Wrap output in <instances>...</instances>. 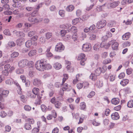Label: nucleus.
<instances>
[{
	"label": "nucleus",
	"instance_id": "51",
	"mask_svg": "<svg viewBox=\"0 0 133 133\" xmlns=\"http://www.w3.org/2000/svg\"><path fill=\"white\" fill-rule=\"evenodd\" d=\"M39 129L37 128H34L32 131V133H38L39 131Z\"/></svg>",
	"mask_w": 133,
	"mask_h": 133
},
{
	"label": "nucleus",
	"instance_id": "2",
	"mask_svg": "<svg viewBox=\"0 0 133 133\" xmlns=\"http://www.w3.org/2000/svg\"><path fill=\"white\" fill-rule=\"evenodd\" d=\"M64 77L63 78L61 85H63L62 89L63 91H68L71 88L70 86H69L68 84L66 83L64 84L68 78V76L67 74H65L63 75Z\"/></svg>",
	"mask_w": 133,
	"mask_h": 133
},
{
	"label": "nucleus",
	"instance_id": "43",
	"mask_svg": "<svg viewBox=\"0 0 133 133\" xmlns=\"http://www.w3.org/2000/svg\"><path fill=\"white\" fill-rule=\"evenodd\" d=\"M90 78L92 80H95L96 78V76L93 73H91L90 76Z\"/></svg>",
	"mask_w": 133,
	"mask_h": 133
},
{
	"label": "nucleus",
	"instance_id": "46",
	"mask_svg": "<svg viewBox=\"0 0 133 133\" xmlns=\"http://www.w3.org/2000/svg\"><path fill=\"white\" fill-rule=\"evenodd\" d=\"M96 38V36L94 34H91L90 35L89 39L91 40H95Z\"/></svg>",
	"mask_w": 133,
	"mask_h": 133
},
{
	"label": "nucleus",
	"instance_id": "5",
	"mask_svg": "<svg viewBox=\"0 0 133 133\" xmlns=\"http://www.w3.org/2000/svg\"><path fill=\"white\" fill-rule=\"evenodd\" d=\"M64 46L61 42L57 43L55 47V50L57 52H61L64 50Z\"/></svg>",
	"mask_w": 133,
	"mask_h": 133
},
{
	"label": "nucleus",
	"instance_id": "64",
	"mask_svg": "<svg viewBox=\"0 0 133 133\" xmlns=\"http://www.w3.org/2000/svg\"><path fill=\"white\" fill-rule=\"evenodd\" d=\"M59 131V129L57 127L54 128L52 131V133H57Z\"/></svg>",
	"mask_w": 133,
	"mask_h": 133
},
{
	"label": "nucleus",
	"instance_id": "20",
	"mask_svg": "<svg viewBox=\"0 0 133 133\" xmlns=\"http://www.w3.org/2000/svg\"><path fill=\"white\" fill-rule=\"evenodd\" d=\"M111 103L114 105L117 104L119 102V100L117 98L112 99L111 100Z\"/></svg>",
	"mask_w": 133,
	"mask_h": 133
},
{
	"label": "nucleus",
	"instance_id": "47",
	"mask_svg": "<svg viewBox=\"0 0 133 133\" xmlns=\"http://www.w3.org/2000/svg\"><path fill=\"white\" fill-rule=\"evenodd\" d=\"M105 4H104L102 5L99 6L98 5L96 9L97 10V11L98 12L100 11H101L102 10V7H103L105 6Z\"/></svg>",
	"mask_w": 133,
	"mask_h": 133
},
{
	"label": "nucleus",
	"instance_id": "33",
	"mask_svg": "<svg viewBox=\"0 0 133 133\" xmlns=\"http://www.w3.org/2000/svg\"><path fill=\"white\" fill-rule=\"evenodd\" d=\"M35 31H32L29 32L28 33V36L31 37L34 35L36 33Z\"/></svg>",
	"mask_w": 133,
	"mask_h": 133
},
{
	"label": "nucleus",
	"instance_id": "36",
	"mask_svg": "<svg viewBox=\"0 0 133 133\" xmlns=\"http://www.w3.org/2000/svg\"><path fill=\"white\" fill-rule=\"evenodd\" d=\"M7 115V113L4 111H2L0 113V116L2 118L5 117Z\"/></svg>",
	"mask_w": 133,
	"mask_h": 133
},
{
	"label": "nucleus",
	"instance_id": "13",
	"mask_svg": "<svg viewBox=\"0 0 133 133\" xmlns=\"http://www.w3.org/2000/svg\"><path fill=\"white\" fill-rule=\"evenodd\" d=\"M102 44H104L103 43H101L100 45L98 43L96 44L93 47L94 50L95 51H97L98 50L100 47L102 48L104 47V44L102 45Z\"/></svg>",
	"mask_w": 133,
	"mask_h": 133
},
{
	"label": "nucleus",
	"instance_id": "21",
	"mask_svg": "<svg viewBox=\"0 0 133 133\" xmlns=\"http://www.w3.org/2000/svg\"><path fill=\"white\" fill-rule=\"evenodd\" d=\"M24 128L26 130H30L31 129V125L26 122L24 125Z\"/></svg>",
	"mask_w": 133,
	"mask_h": 133
},
{
	"label": "nucleus",
	"instance_id": "54",
	"mask_svg": "<svg viewBox=\"0 0 133 133\" xmlns=\"http://www.w3.org/2000/svg\"><path fill=\"white\" fill-rule=\"evenodd\" d=\"M8 45L11 47L14 46L16 45L15 43L13 42H9L8 43Z\"/></svg>",
	"mask_w": 133,
	"mask_h": 133
},
{
	"label": "nucleus",
	"instance_id": "63",
	"mask_svg": "<svg viewBox=\"0 0 133 133\" xmlns=\"http://www.w3.org/2000/svg\"><path fill=\"white\" fill-rule=\"evenodd\" d=\"M5 131L6 132H9L11 129V128L10 126L7 125L5 127Z\"/></svg>",
	"mask_w": 133,
	"mask_h": 133
},
{
	"label": "nucleus",
	"instance_id": "19",
	"mask_svg": "<svg viewBox=\"0 0 133 133\" xmlns=\"http://www.w3.org/2000/svg\"><path fill=\"white\" fill-rule=\"evenodd\" d=\"M74 9V7L72 5H71L68 6L66 8V11L68 12H71Z\"/></svg>",
	"mask_w": 133,
	"mask_h": 133
},
{
	"label": "nucleus",
	"instance_id": "25",
	"mask_svg": "<svg viewBox=\"0 0 133 133\" xmlns=\"http://www.w3.org/2000/svg\"><path fill=\"white\" fill-rule=\"evenodd\" d=\"M85 55L84 54H79L78 56V59L79 60H83L84 59H86L85 58Z\"/></svg>",
	"mask_w": 133,
	"mask_h": 133
},
{
	"label": "nucleus",
	"instance_id": "61",
	"mask_svg": "<svg viewBox=\"0 0 133 133\" xmlns=\"http://www.w3.org/2000/svg\"><path fill=\"white\" fill-rule=\"evenodd\" d=\"M3 8V9L5 10H8L9 8V5L6 4H5L2 7Z\"/></svg>",
	"mask_w": 133,
	"mask_h": 133
},
{
	"label": "nucleus",
	"instance_id": "52",
	"mask_svg": "<svg viewBox=\"0 0 133 133\" xmlns=\"http://www.w3.org/2000/svg\"><path fill=\"white\" fill-rule=\"evenodd\" d=\"M79 76V74H78L76 75V79H74L73 81V83L74 84H75L77 82H78V79Z\"/></svg>",
	"mask_w": 133,
	"mask_h": 133
},
{
	"label": "nucleus",
	"instance_id": "44",
	"mask_svg": "<svg viewBox=\"0 0 133 133\" xmlns=\"http://www.w3.org/2000/svg\"><path fill=\"white\" fill-rule=\"evenodd\" d=\"M79 21V18H76L72 21V24L74 25H75L78 23Z\"/></svg>",
	"mask_w": 133,
	"mask_h": 133
},
{
	"label": "nucleus",
	"instance_id": "7",
	"mask_svg": "<svg viewBox=\"0 0 133 133\" xmlns=\"http://www.w3.org/2000/svg\"><path fill=\"white\" fill-rule=\"evenodd\" d=\"M107 22L105 20L102 19L98 22L96 27L98 29H101L104 27L106 24Z\"/></svg>",
	"mask_w": 133,
	"mask_h": 133
},
{
	"label": "nucleus",
	"instance_id": "34",
	"mask_svg": "<svg viewBox=\"0 0 133 133\" xmlns=\"http://www.w3.org/2000/svg\"><path fill=\"white\" fill-rule=\"evenodd\" d=\"M130 43L128 41H126L123 44V45L124 47L129 46L130 45Z\"/></svg>",
	"mask_w": 133,
	"mask_h": 133
},
{
	"label": "nucleus",
	"instance_id": "45",
	"mask_svg": "<svg viewBox=\"0 0 133 133\" xmlns=\"http://www.w3.org/2000/svg\"><path fill=\"white\" fill-rule=\"evenodd\" d=\"M40 42L41 44H44L45 42V40L44 37L42 36L40 37L39 39Z\"/></svg>",
	"mask_w": 133,
	"mask_h": 133
},
{
	"label": "nucleus",
	"instance_id": "53",
	"mask_svg": "<svg viewBox=\"0 0 133 133\" xmlns=\"http://www.w3.org/2000/svg\"><path fill=\"white\" fill-rule=\"evenodd\" d=\"M124 91L127 93H129L131 92L130 89L129 87H126L124 89Z\"/></svg>",
	"mask_w": 133,
	"mask_h": 133
},
{
	"label": "nucleus",
	"instance_id": "38",
	"mask_svg": "<svg viewBox=\"0 0 133 133\" xmlns=\"http://www.w3.org/2000/svg\"><path fill=\"white\" fill-rule=\"evenodd\" d=\"M26 122L31 125L34 123V120L33 119L28 118Z\"/></svg>",
	"mask_w": 133,
	"mask_h": 133
},
{
	"label": "nucleus",
	"instance_id": "18",
	"mask_svg": "<svg viewBox=\"0 0 133 133\" xmlns=\"http://www.w3.org/2000/svg\"><path fill=\"white\" fill-rule=\"evenodd\" d=\"M71 26V24L69 23H66L65 24L61 25L60 27L63 29H67L69 28Z\"/></svg>",
	"mask_w": 133,
	"mask_h": 133
},
{
	"label": "nucleus",
	"instance_id": "28",
	"mask_svg": "<svg viewBox=\"0 0 133 133\" xmlns=\"http://www.w3.org/2000/svg\"><path fill=\"white\" fill-rule=\"evenodd\" d=\"M23 40V39L21 38L17 39L16 41L17 45L18 46L21 45L22 44Z\"/></svg>",
	"mask_w": 133,
	"mask_h": 133
},
{
	"label": "nucleus",
	"instance_id": "48",
	"mask_svg": "<svg viewBox=\"0 0 133 133\" xmlns=\"http://www.w3.org/2000/svg\"><path fill=\"white\" fill-rule=\"evenodd\" d=\"M24 109L27 111H30L31 109V107L28 105H25L24 106Z\"/></svg>",
	"mask_w": 133,
	"mask_h": 133
},
{
	"label": "nucleus",
	"instance_id": "55",
	"mask_svg": "<svg viewBox=\"0 0 133 133\" xmlns=\"http://www.w3.org/2000/svg\"><path fill=\"white\" fill-rule=\"evenodd\" d=\"M35 72L33 71H30L29 73V75L30 77H32L34 76Z\"/></svg>",
	"mask_w": 133,
	"mask_h": 133
},
{
	"label": "nucleus",
	"instance_id": "40",
	"mask_svg": "<svg viewBox=\"0 0 133 133\" xmlns=\"http://www.w3.org/2000/svg\"><path fill=\"white\" fill-rule=\"evenodd\" d=\"M65 12L63 10H60L59 11V15L62 17H64L65 16Z\"/></svg>",
	"mask_w": 133,
	"mask_h": 133
},
{
	"label": "nucleus",
	"instance_id": "12",
	"mask_svg": "<svg viewBox=\"0 0 133 133\" xmlns=\"http://www.w3.org/2000/svg\"><path fill=\"white\" fill-rule=\"evenodd\" d=\"M33 83L34 85L36 86H38L41 85V81L37 78H35L33 80Z\"/></svg>",
	"mask_w": 133,
	"mask_h": 133
},
{
	"label": "nucleus",
	"instance_id": "11",
	"mask_svg": "<svg viewBox=\"0 0 133 133\" xmlns=\"http://www.w3.org/2000/svg\"><path fill=\"white\" fill-rule=\"evenodd\" d=\"M111 118L114 120H117L119 118V116L118 113L115 112L112 114L111 115Z\"/></svg>",
	"mask_w": 133,
	"mask_h": 133
},
{
	"label": "nucleus",
	"instance_id": "30",
	"mask_svg": "<svg viewBox=\"0 0 133 133\" xmlns=\"http://www.w3.org/2000/svg\"><path fill=\"white\" fill-rule=\"evenodd\" d=\"M13 83V80L11 79H8L5 81V83L6 84L11 85Z\"/></svg>",
	"mask_w": 133,
	"mask_h": 133
},
{
	"label": "nucleus",
	"instance_id": "8",
	"mask_svg": "<svg viewBox=\"0 0 133 133\" xmlns=\"http://www.w3.org/2000/svg\"><path fill=\"white\" fill-rule=\"evenodd\" d=\"M91 49V45L89 43H86L83 44L82 46V49L84 51H90Z\"/></svg>",
	"mask_w": 133,
	"mask_h": 133
},
{
	"label": "nucleus",
	"instance_id": "10",
	"mask_svg": "<svg viewBox=\"0 0 133 133\" xmlns=\"http://www.w3.org/2000/svg\"><path fill=\"white\" fill-rule=\"evenodd\" d=\"M32 92L33 94L35 95L36 96L37 95V97L39 99H41V97H40L39 95H38L39 90L38 88H34L32 89Z\"/></svg>",
	"mask_w": 133,
	"mask_h": 133
},
{
	"label": "nucleus",
	"instance_id": "37",
	"mask_svg": "<svg viewBox=\"0 0 133 133\" xmlns=\"http://www.w3.org/2000/svg\"><path fill=\"white\" fill-rule=\"evenodd\" d=\"M41 109L42 111L45 112L47 110V107L46 106L42 104L41 105Z\"/></svg>",
	"mask_w": 133,
	"mask_h": 133
},
{
	"label": "nucleus",
	"instance_id": "42",
	"mask_svg": "<svg viewBox=\"0 0 133 133\" xmlns=\"http://www.w3.org/2000/svg\"><path fill=\"white\" fill-rule=\"evenodd\" d=\"M70 30L74 33H76L77 31V28L74 26H72L71 27Z\"/></svg>",
	"mask_w": 133,
	"mask_h": 133
},
{
	"label": "nucleus",
	"instance_id": "39",
	"mask_svg": "<svg viewBox=\"0 0 133 133\" xmlns=\"http://www.w3.org/2000/svg\"><path fill=\"white\" fill-rule=\"evenodd\" d=\"M52 36V34L50 32H48L45 34V37L47 39H50Z\"/></svg>",
	"mask_w": 133,
	"mask_h": 133
},
{
	"label": "nucleus",
	"instance_id": "1",
	"mask_svg": "<svg viewBox=\"0 0 133 133\" xmlns=\"http://www.w3.org/2000/svg\"><path fill=\"white\" fill-rule=\"evenodd\" d=\"M46 62L44 59H41L37 61L35 64V66L37 70L41 71L45 69V64Z\"/></svg>",
	"mask_w": 133,
	"mask_h": 133
},
{
	"label": "nucleus",
	"instance_id": "31",
	"mask_svg": "<svg viewBox=\"0 0 133 133\" xmlns=\"http://www.w3.org/2000/svg\"><path fill=\"white\" fill-rule=\"evenodd\" d=\"M95 92L94 91L90 92L88 95L87 97L88 98H91L93 97L95 95Z\"/></svg>",
	"mask_w": 133,
	"mask_h": 133
},
{
	"label": "nucleus",
	"instance_id": "26",
	"mask_svg": "<svg viewBox=\"0 0 133 133\" xmlns=\"http://www.w3.org/2000/svg\"><path fill=\"white\" fill-rule=\"evenodd\" d=\"M118 2H114L110 4V6L112 8H114L117 6L118 5Z\"/></svg>",
	"mask_w": 133,
	"mask_h": 133
},
{
	"label": "nucleus",
	"instance_id": "4",
	"mask_svg": "<svg viewBox=\"0 0 133 133\" xmlns=\"http://www.w3.org/2000/svg\"><path fill=\"white\" fill-rule=\"evenodd\" d=\"M108 45L109 46L111 45L112 49L114 50H116L118 49L119 44L115 40H114L109 42Z\"/></svg>",
	"mask_w": 133,
	"mask_h": 133
},
{
	"label": "nucleus",
	"instance_id": "17",
	"mask_svg": "<svg viewBox=\"0 0 133 133\" xmlns=\"http://www.w3.org/2000/svg\"><path fill=\"white\" fill-rule=\"evenodd\" d=\"M129 82V81L127 79H123L120 82V84L123 87L125 86Z\"/></svg>",
	"mask_w": 133,
	"mask_h": 133
},
{
	"label": "nucleus",
	"instance_id": "57",
	"mask_svg": "<svg viewBox=\"0 0 133 133\" xmlns=\"http://www.w3.org/2000/svg\"><path fill=\"white\" fill-rule=\"evenodd\" d=\"M24 72L23 70L22 69H18L16 70V73L18 74H22Z\"/></svg>",
	"mask_w": 133,
	"mask_h": 133
},
{
	"label": "nucleus",
	"instance_id": "23",
	"mask_svg": "<svg viewBox=\"0 0 133 133\" xmlns=\"http://www.w3.org/2000/svg\"><path fill=\"white\" fill-rule=\"evenodd\" d=\"M36 51L35 50H32L30 51L28 53L30 57H32L35 55L36 54Z\"/></svg>",
	"mask_w": 133,
	"mask_h": 133
},
{
	"label": "nucleus",
	"instance_id": "3",
	"mask_svg": "<svg viewBox=\"0 0 133 133\" xmlns=\"http://www.w3.org/2000/svg\"><path fill=\"white\" fill-rule=\"evenodd\" d=\"M9 93L8 90H5L2 88H0V101L3 100V97H7Z\"/></svg>",
	"mask_w": 133,
	"mask_h": 133
},
{
	"label": "nucleus",
	"instance_id": "41",
	"mask_svg": "<svg viewBox=\"0 0 133 133\" xmlns=\"http://www.w3.org/2000/svg\"><path fill=\"white\" fill-rule=\"evenodd\" d=\"M4 34L7 35H11L10 32L8 29H5L3 31Z\"/></svg>",
	"mask_w": 133,
	"mask_h": 133
},
{
	"label": "nucleus",
	"instance_id": "15",
	"mask_svg": "<svg viewBox=\"0 0 133 133\" xmlns=\"http://www.w3.org/2000/svg\"><path fill=\"white\" fill-rule=\"evenodd\" d=\"M103 83L102 81L98 80L95 83V85L98 88H100L103 86Z\"/></svg>",
	"mask_w": 133,
	"mask_h": 133
},
{
	"label": "nucleus",
	"instance_id": "27",
	"mask_svg": "<svg viewBox=\"0 0 133 133\" xmlns=\"http://www.w3.org/2000/svg\"><path fill=\"white\" fill-rule=\"evenodd\" d=\"M127 107L129 108L133 107V100L131 99L129 101L127 104Z\"/></svg>",
	"mask_w": 133,
	"mask_h": 133
},
{
	"label": "nucleus",
	"instance_id": "24",
	"mask_svg": "<svg viewBox=\"0 0 133 133\" xmlns=\"http://www.w3.org/2000/svg\"><path fill=\"white\" fill-rule=\"evenodd\" d=\"M19 55V54L18 52H14L11 54L10 56L11 58H14L17 57Z\"/></svg>",
	"mask_w": 133,
	"mask_h": 133
},
{
	"label": "nucleus",
	"instance_id": "49",
	"mask_svg": "<svg viewBox=\"0 0 133 133\" xmlns=\"http://www.w3.org/2000/svg\"><path fill=\"white\" fill-rule=\"evenodd\" d=\"M80 106L82 109H84L85 108V103L84 102H82L80 103Z\"/></svg>",
	"mask_w": 133,
	"mask_h": 133
},
{
	"label": "nucleus",
	"instance_id": "35",
	"mask_svg": "<svg viewBox=\"0 0 133 133\" xmlns=\"http://www.w3.org/2000/svg\"><path fill=\"white\" fill-rule=\"evenodd\" d=\"M111 60L109 58H107L105 59L103 62V64H106L109 63L111 62Z\"/></svg>",
	"mask_w": 133,
	"mask_h": 133
},
{
	"label": "nucleus",
	"instance_id": "16",
	"mask_svg": "<svg viewBox=\"0 0 133 133\" xmlns=\"http://www.w3.org/2000/svg\"><path fill=\"white\" fill-rule=\"evenodd\" d=\"M53 67L56 70H59L62 67V65L61 64L58 62L55 63L53 65Z\"/></svg>",
	"mask_w": 133,
	"mask_h": 133
},
{
	"label": "nucleus",
	"instance_id": "14",
	"mask_svg": "<svg viewBox=\"0 0 133 133\" xmlns=\"http://www.w3.org/2000/svg\"><path fill=\"white\" fill-rule=\"evenodd\" d=\"M130 35L131 34L130 32H128L125 33L122 36V39L124 40H128L130 37Z\"/></svg>",
	"mask_w": 133,
	"mask_h": 133
},
{
	"label": "nucleus",
	"instance_id": "29",
	"mask_svg": "<svg viewBox=\"0 0 133 133\" xmlns=\"http://www.w3.org/2000/svg\"><path fill=\"white\" fill-rule=\"evenodd\" d=\"M32 43L31 40H29L26 41L25 43V45L27 48L30 47L32 45Z\"/></svg>",
	"mask_w": 133,
	"mask_h": 133
},
{
	"label": "nucleus",
	"instance_id": "60",
	"mask_svg": "<svg viewBox=\"0 0 133 133\" xmlns=\"http://www.w3.org/2000/svg\"><path fill=\"white\" fill-rule=\"evenodd\" d=\"M125 76V74L123 72L121 73L119 75L118 77L119 79H122Z\"/></svg>",
	"mask_w": 133,
	"mask_h": 133
},
{
	"label": "nucleus",
	"instance_id": "62",
	"mask_svg": "<svg viewBox=\"0 0 133 133\" xmlns=\"http://www.w3.org/2000/svg\"><path fill=\"white\" fill-rule=\"evenodd\" d=\"M45 69H49L51 68V66L49 64H45Z\"/></svg>",
	"mask_w": 133,
	"mask_h": 133
},
{
	"label": "nucleus",
	"instance_id": "9",
	"mask_svg": "<svg viewBox=\"0 0 133 133\" xmlns=\"http://www.w3.org/2000/svg\"><path fill=\"white\" fill-rule=\"evenodd\" d=\"M34 16H30L29 17L28 20L30 22L34 23H38L39 22L38 19L34 17Z\"/></svg>",
	"mask_w": 133,
	"mask_h": 133
},
{
	"label": "nucleus",
	"instance_id": "22",
	"mask_svg": "<svg viewBox=\"0 0 133 133\" xmlns=\"http://www.w3.org/2000/svg\"><path fill=\"white\" fill-rule=\"evenodd\" d=\"M101 72H102V71L101 68H99L96 69L95 74L96 76H99Z\"/></svg>",
	"mask_w": 133,
	"mask_h": 133
},
{
	"label": "nucleus",
	"instance_id": "50",
	"mask_svg": "<svg viewBox=\"0 0 133 133\" xmlns=\"http://www.w3.org/2000/svg\"><path fill=\"white\" fill-rule=\"evenodd\" d=\"M10 67L11 66L10 64H7L4 66V70L8 71Z\"/></svg>",
	"mask_w": 133,
	"mask_h": 133
},
{
	"label": "nucleus",
	"instance_id": "6",
	"mask_svg": "<svg viewBox=\"0 0 133 133\" xmlns=\"http://www.w3.org/2000/svg\"><path fill=\"white\" fill-rule=\"evenodd\" d=\"M28 63V61L26 59H22L18 63L19 67L21 68L24 67L27 65Z\"/></svg>",
	"mask_w": 133,
	"mask_h": 133
},
{
	"label": "nucleus",
	"instance_id": "32",
	"mask_svg": "<svg viewBox=\"0 0 133 133\" xmlns=\"http://www.w3.org/2000/svg\"><path fill=\"white\" fill-rule=\"evenodd\" d=\"M61 105L62 103L59 102H56L55 104V107L57 108H60L61 107Z\"/></svg>",
	"mask_w": 133,
	"mask_h": 133
},
{
	"label": "nucleus",
	"instance_id": "58",
	"mask_svg": "<svg viewBox=\"0 0 133 133\" xmlns=\"http://www.w3.org/2000/svg\"><path fill=\"white\" fill-rule=\"evenodd\" d=\"M66 33V31L65 30H62L61 31V34L62 36H64Z\"/></svg>",
	"mask_w": 133,
	"mask_h": 133
},
{
	"label": "nucleus",
	"instance_id": "59",
	"mask_svg": "<svg viewBox=\"0 0 133 133\" xmlns=\"http://www.w3.org/2000/svg\"><path fill=\"white\" fill-rule=\"evenodd\" d=\"M38 38V36L37 35H35L32 37L31 39L33 40L34 41H36Z\"/></svg>",
	"mask_w": 133,
	"mask_h": 133
},
{
	"label": "nucleus",
	"instance_id": "56",
	"mask_svg": "<svg viewBox=\"0 0 133 133\" xmlns=\"http://www.w3.org/2000/svg\"><path fill=\"white\" fill-rule=\"evenodd\" d=\"M72 115L73 116V117L77 119L79 118V114L78 113H76V114H74L72 113Z\"/></svg>",
	"mask_w": 133,
	"mask_h": 133
}]
</instances>
